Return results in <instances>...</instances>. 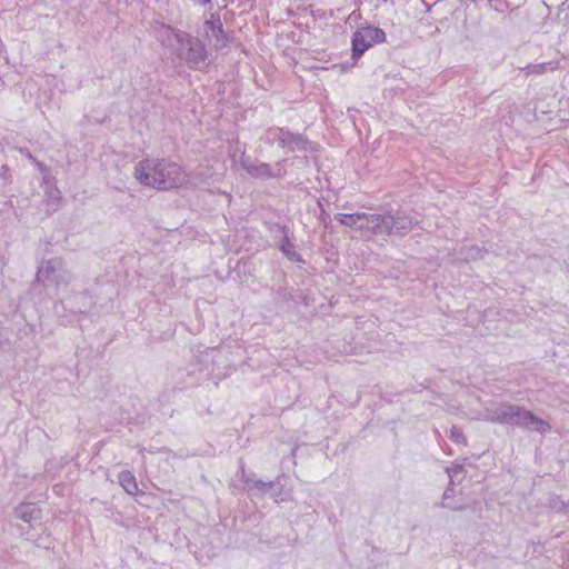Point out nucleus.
<instances>
[{
    "label": "nucleus",
    "mask_w": 569,
    "mask_h": 569,
    "mask_svg": "<svg viewBox=\"0 0 569 569\" xmlns=\"http://www.w3.org/2000/svg\"><path fill=\"white\" fill-rule=\"evenodd\" d=\"M153 29L162 46L174 50L190 68L201 69L208 66L209 53L200 39L164 23H157Z\"/></svg>",
    "instance_id": "f257e3e1"
},
{
    "label": "nucleus",
    "mask_w": 569,
    "mask_h": 569,
    "mask_svg": "<svg viewBox=\"0 0 569 569\" xmlns=\"http://www.w3.org/2000/svg\"><path fill=\"white\" fill-rule=\"evenodd\" d=\"M483 415L485 419L490 422L518 427L540 435H546L551 430V425L548 421L518 405L502 402L495 408L486 409Z\"/></svg>",
    "instance_id": "f03ea898"
},
{
    "label": "nucleus",
    "mask_w": 569,
    "mask_h": 569,
    "mask_svg": "<svg viewBox=\"0 0 569 569\" xmlns=\"http://www.w3.org/2000/svg\"><path fill=\"white\" fill-rule=\"evenodd\" d=\"M186 181L187 173L179 164L167 160H144V186L167 190L181 187Z\"/></svg>",
    "instance_id": "7ed1b4c3"
},
{
    "label": "nucleus",
    "mask_w": 569,
    "mask_h": 569,
    "mask_svg": "<svg viewBox=\"0 0 569 569\" xmlns=\"http://www.w3.org/2000/svg\"><path fill=\"white\" fill-rule=\"evenodd\" d=\"M261 140L270 146L278 144L286 152H309L315 150L313 144L303 134L281 127L268 128L263 132Z\"/></svg>",
    "instance_id": "20e7f679"
},
{
    "label": "nucleus",
    "mask_w": 569,
    "mask_h": 569,
    "mask_svg": "<svg viewBox=\"0 0 569 569\" xmlns=\"http://www.w3.org/2000/svg\"><path fill=\"white\" fill-rule=\"evenodd\" d=\"M72 280L71 271L61 258L43 261L37 270L36 281L44 287L52 286L56 290L67 288Z\"/></svg>",
    "instance_id": "39448f33"
},
{
    "label": "nucleus",
    "mask_w": 569,
    "mask_h": 569,
    "mask_svg": "<svg viewBox=\"0 0 569 569\" xmlns=\"http://www.w3.org/2000/svg\"><path fill=\"white\" fill-rule=\"evenodd\" d=\"M335 219L346 227L361 231L366 238L377 236V230L380 228L379 223L383 221L377 213L366 212L337 213Z\"/></svg>",
    "instance_id": "423d86ee"
},
{
    "label": "nucleus",
    "mask_w": 569,
    "mask_h": 569,
    "mask_svg": "<svg viewBox=\"0 0 569 569\" xmlns=\"http://www.w3.org/2000/svg\"><path fill=\"white\" fill-rule=\"evenodd\" d=\"M386 41V33L378 27L367 26L357 29L351 39L352 58H360L368 49Z\"/></svg>",
    "instance_id": "0eeeda50"
},
{
    "label": "nucleus",
    "mask_w": 569,
    "mask_h": 569,
    "mask_svg": "<svg viewBox=\"0 0 569 569\" xmlns=\"http://www.w3.org/2000/svg\"><path fill=\"white\" fill-rule=\"evenodd\" d=\"M240 163L243 170L253 178L270 179L284 174L283 166L286 160L278 161L274 166V169H272L269 163L253 161L249 157H246L244 152H242Z\"/></svg>",
    "instance_id": "6e6552de"
},
{
    "label": "nucleus",
    "mask_w": 569,
    "mask_h": 569,
    "mask_svg": "<svg viewBox=\"0 0 569 569\" xmlns=\"http://www.w3.org/2000/svg\"><path fill=\"white\" fill-rule=\"evenodd\" d=\"M383 221L379 223L377 236L380 234H403L412 229L415 221L406 213L378 214Z\"/></svg>",
    "instance_id": "1a4fd4ad"
},
{
    "label": "nucleus",
    "mask_w": 569,
    "mask_h": 569,
    "mask_svg": "<svg viewBox=\"0 0 569 569\" xmlns=\"http://www.w3.org/2000/svg\"><path fill=\"white\" fill-rule=\"evenodd\" d=\"M204 34L209 43L216 50L223 49L228 43V36L224 32L222 21L218 13H211L203 23Z\"/></svg>",
    "instance_id": "9d476101"
},
{
    "label": "nucleus",
    "mask_w": 569,
    "mask_h": 569,
    "mask_svg": "<svg viewBox=\"0 0 569 569\" xmlns=\"http://www.w3.org/2000/svg\"><path fill=\"white\" fill-rule=\"evenodd\" d=\"M14 516L31 525L41 519V510L33 503H22L14 509Z\"/></svg>",
    "instance_id": "9b49d317"
},
{
    "label": "nucleus",
    "mask_w": 569,
    "mask_h": 569,
    "mask_svg": "<svg viewBox=\"0 0 569 569\" xmlns=\"http://www.w3.org/2000/svg\"><path fill=\"white\" fill-rule=\"evenodd\" d=\"M119 483L129 495H136L138 492L136 477L129 470H123L119 473Z\"/></svg>",
    "instance_id": "f8f14e48"
},
{
    "label": "nucleus",
    "mask_w": 569,
    "mask_h": 569,
    "mask_svg": "<svg viewBox=\"0 0 569 569\" xmlns=\"http://www.w3.org/2000/svg\"><path fill=\"white\" fill-rule=\"evenodd\" d=\"M556 63L553 62H541L536 64H528L525 70L528 74H542L549 70H555Z\"/></svg>",
    "instance_id": "ddd939ff"
},
{
    "label": "nucleus",
    "mask_w": 569,
    "mask_h": 569,
    "mask_svg": "<svg viewBox=\"0 0 569 569\" xmlns=\"http://www.w3.org/2000/svg\"><path fill=\"white\" fill-rule=\"evenodd\" d=\"M449 439L458 445L466 443V437H465L462 430L457 426L451 427V429L449 431Z\"/></svg>",
    "instance_id": "4468645a"
},
{
    "label": "nucleus",
    "mask_w": 569,
    "mask_h": 569,
    "mask_svg": "<svg viewBox=\"0 0 569 569\" xmlns=\"http://www.w3.org/2000/svg\"><path fill=\"white\" fill-rule=\"evenodd\" d=\"M276 483H279V479L277 481L264 482L262 480H254L252 489H257L261 493H266L269 489H271Z\"/></svg>",
    "instance_id": "2eb2a0df"
},
{
    "label": "nucleus",
    "mask_w": 569,
    "mask_h": 569,
    "mask_svg": "<svg viewBox=\"0 0 569 569\" xmlns=\"http://www.w3.org/2000/svg\"><path fill=\"white\" fill-rule=\"evenodd\" d=\"M281 250L290 260L296 261L299 259L298 254L293 251V246L288 239L283 240Z\"/></svg>",
    "instance_id": "dca6fc26"
},
{
    "label": "nucleus",
    "mask_w": 569,
    "mask_h": 569,
    "mask_svg": "<svg viewBox=\"0 0 569 569\" xmlns=\"http://www.w3.org/2000/svg\"><path fill=\"white\" fill-rule=\"evenodd\" d=\"M46 196L50 202L58 203L61 200V192L58 188L51 187L46 191Z\"/></svg>",
    "instance_id": "f3484780"
},
{
    "label": "nucleus",
    "mask_w": 569,
    "mask_h": 569,
    "mask_svg": "<svg viewBox=\"0 0 569 569\" xmlns=\"http://www.w3.org/2000/svg\"><path fill=\"white\" fill-rule=\"evenodd\" d=\"M463 470L462 465L460 463H452L450 467L447 468V473L450 478V483L452 485V479L458 477Z\"/></svg>",
    "instance_id": "a211bd4d"
},
{
    "label": "nucleus",
    "mask_w": 569,
    "mask_h": 569,
    "mask_svg": "<svg viewBox=\"0 0 569 569\" xmlns=\"http://www.w3.org/2000/svg\"><path fill=\"white\" fill-rule=\"evenodd\" d=\"M241 480L246 483L247 489H252L253 481L257 480L254 475L251 472H246L244 468L241 467Z\"/></svg>",
    "instance_id": "6ab92c4d"
},
{
    "label": "nucleus",
    "mask_w": 569,
    "mask_h": 569,
    "mask_svg": "<svg viewBox=\"0 0 569 569\" xmlns=\"http://www.w3.org/2000/svg\"><path fill=\"white\" fill-rule=\"evenodd\" d=\"M0 180H3V184L11 182L10 168L7 164L0 168Z\"/></svg>",
    "instance_id": "aec40b11"
},
{
    "label": "nucleus",
    "mask_w": 569,
    "mask_h": 569,
    "mask_svg": "<svg viewBox=\"0 0 569 569\" xmlns=\"http://www.w3.org/2000/svg\"><path fill=\"white\" fill-rule=\"evenodd\" d=\"M481 257V250L477 247H471L468 249V252L465 254V260H472Z\"/></svg>",
    "instance_id": "412c9836"
},
{
    "label": "nucleus",
    "mask_w": 569,
    "mask_h": 569,
    "mask_svg": "<svg viewBox=\"0 0 569 569\" xmlns=\"http://www.w3.org/2000/svg\"><path fill=\"white\" fill-rule=\"evenodd\" d=\"M134 177L138 181L142 182V161H139L134 166Z\"/></svg>",
    "instance_id": "4be33fe9"
},
{
    "label": "nucleus",
    "mask_w": 569,
    "mask_h": 569,
    "mask_svg": "<svg viewBox=\"0 0 569 569\" xmlns=\"http://www.w3.org/2000/svg\"><path fill=\"white\" fill-rule=\"evenodd\" d=\"M18 151L21 154H23L24 157H27L32 163H33V160H37V158L32 156V153L30 152V150L28 148H19Z\"/></svg>",
    "instance_id": "5701e85b"
},
{
    "label": "nucleus",
    "mask_w": 569,
    "mask_h": 569,
    "mask_svg": "<svg viewBox=\"0 0 569 569\" xmlns=\"http://www.w3.org/2000/svg\"><path fill=\"white\" fill-rule=\"evenodd\" d=\"M33 164L42 173H47L49 171V168L43 162L39 161L38 159L33 160Z\"/></svg>",
    "instance_id": "b1692460"
},
{
    "label": "nucleus",
    "mask_w": 569,
    "mask_h": 569,
    "mask_svg": "<svg viewBox=\"0 0 569 569\" xmlns=\"http://www.w3.org/2000/svg\"><path fill=\"white\" fill-rule=\"evenodd\" d=\"M288 498H287V495L286 496H282V492H279L276 495V501L277 502H280V501H286Z\"/></svg>",
    "instance_id": "393cba45"
},
{
    "label": "nucleus",
    "mask_w": 569,
    "mask_h": 569,
    "mask_svg": "<svg viewBox=\"0 0 569 569\" xmlns=\"http://www.w3.org/2000/svg\"><path fill=\"white\" fill-rule=\"evenodd\" d=\"M196 4H199V6H206V4H209L211 2V0H192Z\"/></svg>",
    "instance_id": "a878e982"
},
{
    "label": "nucleus",
    "mask_w": 569,
    "mask_h": 569,
    "mask_svg": "<svg viewBox=\"0 0 569 569\" xmlns=\"http://www.w3.org/2000/svg\"><path fill=\"white\" fill-rule=\"evenodd\" d=\"M8 340L7 339H3L2 335L0 333V351L2 350L3 348V345L7 343Z\"/></svg>",
    "instance_id": "bb28decb"
},
{
    "label": "nucleus",
    "mask_w": 569,
    "mask_h": 569,
    "mask_svg": "<svg viewBox=\"0 0 569 569\" xmlns=\"http://www.w3.org/2000/svg\"><path fill=\"white\" fill-rule=\"evenodd\" d=\"M560 7H561V8H563V7H568V8H569V0H565V1H562V2H561V4H560Z\"/></svg>",
    "instance_id": "cd10ccee"
},
{
    "label": "nucleus",
    "mask_w": 569,
    "mask_h": 569,
    "mask_svg": "<svg viewBox=\"0 0 569 569\" xmlns=\"http://www.w3.org/2000/svg\"><path fill=\"white\" fill-rule=\"evenodd\" d=\"M450 490H451V489H447V490L445 491V493H443V499H445V500L449 497V491H450Z\"/></svg>",
    "instance_id": "c85d7f7f"
}]
</instances>
